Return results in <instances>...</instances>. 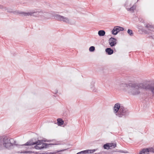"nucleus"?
<instances>
[{"instance_id":"obj_6","label":"nucleus","mask_w":154,"mask_h":154,"mask_svg":"<svg viewBox=\"0 0 154 154\" xmlns=\"http://www.w3.org/2000/svg\"><path fill=\"white\" fill-rule=\"evenodd\" d=\"M12 140V139L10 140L6 137H5L2 140V145L7 149L9 148L13 144L17 145L15 142H14L13 143H11V140Z\"/></svg>"},{"instance_id":"obj_18","label":"nucleus","mask_w":154,"mask_h":154,"mask_svg":"<svg viewBox=\"0 0 154 154\" xmlns=\"http://www.w3.org/2000/svg\"><path fill=\"white\" fill-rule=\"evenodd\" d=\"M94 82L92 81L91 83V85L90 86V88H91L92 89V91H95L96 90H95V88L94 87Z\"/></svg>"},{"instance_id":"obj_8","label":"nucleus","mask_w":154,"mask_h":154,"mask_svg":"<svg viewBox=\"0 0 154 154\" xmlns=\"http://www.w3.org/2000/svg\"><path fill=\"white\" fill-rule=\"evenodd\" d=\"M124 29L123 27H121L118 26H115L112 32L113 35H115L117 34V33L120 31H122L124 30Z\"/></svg>"},{"instance_id":"obj_20","label":"nucleus","mask_w":154,"mask_h":154,"mask_svg":"<svg viewBox=\"0 0 154 154\" xmlns=\"http://www.w3.org/2000/svg\"><path fill=\"white\" fill-rule=\"evenodd\" d=\"M103 147L105 149H109V143L105 144L104 145Z\"/></svg>"},{"instance_id":"obj_24","label":"nucleus","mask_w":154,"mask_h":154,"mask_svg":"<svg viewBox=\"0 0 154 154\" xmlns=\"http://www.w3.org/2000/svg\"><path fill=\"white\" fill-rule=\"evenodd\" d=\"M127 5L128 6V8H129L131 6V4L129 3V4H128Z\"/></svg>"},{"instance_id":"obj_3","label":"nucleus","mask_w":154,"mask_h":154,"mask_svg":"<svg viewBox=\"0 0 154 154\" xmlns=\"http://www.w3.org/2000/svg\"><path fill=\"white\" fill-rule=\"evenodd\" d=\"M120 104L116 103L113 108L114 113L119 117H123L128 115V113L126 109L123 106H120Z\"/></svg>"},{"instance_id":"obj_14","label":"nucleus","mask_w":154,"mask_h":154,"mask_svg":"<svg viewBox=\"0 0 154 154\" xmlns=\"http://www.w3.org/2000/svg\"><path fill=\"white\" fill-rule=\"evenodd\" d=\"M106 51L109 55L112 54L113 53V51L110 48H106Z\"/></svg>"},{"instance_id":"obj_7","label":"nucleus","mask_w":154,"mask_h":154,"mask_svg":"<svg viewBox=\"0 0 154 154\" xmlns=\"http://www.w3.org/2000/svg\"><path fill=\"white\" fill-rule=\"evenodd\" d=\"M130 86L128 84L124 82H121L119 84L117 87L119 90L128 93V89L129 88Z\"/></svg>"},{"instance_id":"obj_22","label":"nucleus","mask_w":154,"mask_h":154,"mask_svg":"<svg viewBox=\"0 0 154 154\" xmlns=\"http://www.w3.org/2000/svg\"><path fill=\"white\" fill-rule=\"evenodd\" d=\"M2 140L1 138H0V146L2 145Z\"/></svg>"},{"instance_id":"obj_10","label":"nucleus","mask_w":154,"mask_h":154,"mask_svg":"<svg viewBox=\"0 0 154 154\" xmlns=\"http://www.w3.org/2000/svg\"><path fill=\"white\" fill-rule=\"evenodd\" d=\"M96 151L95 149H87L83 151L79 152L76 154H85L87 153H91L94 152Z\"/></svg>"},{"instance_id":"obj_4","label":"nucleus","mask_w":154,"mask_h":154,"mask_svg":"<svg viewBox=\"0 0 154 154\" xmlns=\"http://www.w3.org/2000/svg\"><path fill=\"white\" fill-rule=\"evenodd\" d=\"M45 141L43 140H38L36 142H33L31 141L27 142L25 144L21 145V146H31L36 144L34 148L37 149H42L48 147L51 144L45 143H43Z\"/></svg>"},{"instance_id":"obj_15","label":"nucleus","mask_w":154,"mask_h":154,"mask_svg":"<svg viewBox=\"0 0 154 154\" xmlns=\"http://www.w3.org/2000/svg\"><path fill=\"white\" fill-rule=\"evenodd\" d=\"M105 32L103 30H99L98 32V34L100 36H103L105 35Z\"/></svg>"},{"instance_id":"obj_2","label":"nucleus","mask_w":154,"mask_h":154,"mask_svg":"<svg viewBox=\"0 0 154 154\" xmlns=\"http://www.w3.org/2000/svg\"><path fill=\"white\" fill-rule=\"evenodd\" d=\"M25 16H30L37 17L38 19L45 21L49 19V14L43 11H30L23 13Z\"/></svg>"},{"instance_id":"obj_25","label":"nucleus","mask_w":154,"mask_h":154,"mask_svg":"<svg viewBox=\"0 0 154 154\" xmlns=\"http://www.w3.org/2000/svg\"><path fill=\"white\" fill-rule=\"evenodd\" d=\"M8 11L9 12H10V13H11V12H12V11Z\"/></svg>"},{"instance_id":"obj_11","label":"nucleus","mask_w":154,"mask_h":154,"mask_svg":"<svg viewBox=\"0 0 154 154\" xmlns=\"http://www.w3.org/2000/svg\"><path fill=\"white\" fill-rule=\"evenodd\" d=\"M149 152H154L152 148L143 149L140 151L139 154H148Z\"/></svg>"},{"instance_id":"obj_21","label":"nucleus","mask_w":154,"mask_h":154,"mask_svg":"<svg viewBox=\"0 0 154 154\" xmlns=\"http://www.w3.org/2000/svg\"><path fill=\"white\" fill-rule=\"evenodd\" d=\"M95 50V48L94 46H92L90 47L89 50L91 52H93Z\"/></svg>"},{"instance_id":"obj_19","label":"nucleus","mask_w":154,"mask_h":154,"mask_svg":"<svg viewBox=\"0 0 154 154\" xmlns=\"http://www.w3.org/2000/svg\"><path fill=\"white\" fill-rule=\"evenodd\" d=\"M127 32L128 34H129L131 36H132L133 35V32L132 31L131 29H128Z\"/></svg>"},{"instance_id":"obj_12","label":"nucleus","mask_w":154,"mask_h":154,"mask_svg":"<svg viewBox=\"0 0 154 154\" xmlns=\"http://www.w3.org/2000/svg\"><path fill=\"white\" fill-rule=\"evenodd\" d=\"M128 4H129V2H126L125 4V6L128 10V11H130L131 12H133L134 10L135 9V6L133 5L132 6L131 8H128V6L127 5Z\"/></svg>"},{"instance_id":"obj_13","label":"nucleus","mask_w":154,"mask_h":154,"mask_svg":"<svg viewBox=\"0 0 154 154\" xmlns=\"http://www.w3.org/2000/svg\"><path fill=\"white\" fill-rule=\"evenodd\" d=\"M145 27L151 31H154V26L152 25L147 24L146 25Z\"/></svg>"},{"instance_id":"obj_16","label":"nucleus","mask_w":154,"mask_h":154,"mask_svg":"<svg viewBox=\"0 0 154 154\" xmlns=\"http://www.w3.org/2000/svg\"><path fill=\"white\" fill-rule=\"evenodd\" d=\"M57 123L59 126H61L64 123V122L62 119H57Z\"/></svg>"},{"instance_id":"obj_1","label":"nucleus","mask_w":154,"mask_h":154,"mask_svg":"<svg viewBox=\"0 0 154 154\" xmlns=\"http://www.w3.org/2000/svg\"><path fill=\"white\" fill-rule=\"evenodd\" d=\"M150 86V85H148V86H149V87L148 88L143 83L133 84L130 86V87L128 89V93L130 95H136L140 94V88L149 89L152 95L154 96V84Z\"/></svg>"},{"instance_id":"obj_23","label":"nucleus","mask_w":154,"mask_h":154,"mask_svg":"<svg viewBox=\"0 0 154 154\" xmlns=\"http://www.w3.org/2000/svg\"><path fill=\"white\" fill-rule=\"evenodd\" d=\"M23 153H31V152L29 151H24L23 152Z\"/></svg>"},{"instance_id":"obj_5","label":"nucleus","mask_w":154,"mask_h":154,"mask_svg":"<svg viewBox=\"0 0 154 154\" xmlns=\"http://www.w3.org/2000/svg\"><path fill=\"white\" fill-rule=\"evenodd\" d=\"M54 17L56 20L66 23H69L71 22L70 19L68 17L63 16L57 14H55Z\"/></svg>"},{"instance_id":"obj_9","label":"nucleus","mask_w":154,"mask_h":154,"mask_svg":"<svg viewBox=\"0 0 154 154\" xmlns=\"http://www.w3.org/2000/svg\"><path fill=\"white\" fill-rule=\"evenodd\" d=\"M109 43L111 47L114 46L117 44V39L111 37L109 40Z\"/></svg>"},{"instance_id":"obj_17","label":"nucleus","mask_w":154,"mask_h":154,"mask_svg":"<svg viewBox=\"0 0 154 154\" xmlns=\"http://www.w3.org/2000/svg\"><path fill=\"white\" fill-rule=\"evenodd\" d=\"M116 146V143H109V149H112L114 148Z\"/></svg>"}]
</instances>
